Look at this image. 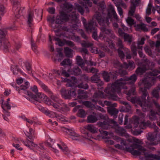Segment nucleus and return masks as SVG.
<instances>
[{
    "instance_id": "f257e3e1",
    "label": "nucleus",
    "mask_w": 160,
    "mask_h": 160,
    "mask_svg": "<svg viewBox=\"0 0 160 160\" xmlns=\"http://www.w3.org/2000/svg\"><path fill=\"white\" fill-rule=\"evenodd\" d=\"M137 79V76L135 74H133L129 77H125L117 80L112 84H108L104 92L109 95V98L114 101L119 100V98L116 95L115 92L119 93L122 88H127L125 85L127 83L133 85ZM135 87L133 85L130 89L126 94L128 95H134L135 94Z\"/></svg>"
},
{
    "instance_id": "f03ea898",
    "label": "nucleus",
    "mask_w": 160,
    "mask_h": 160,
    "mask_svg": "<svg viewBox=\"0 0 160 160\" xmlns=\"http://www.w3.org/2000/svg\"><path fill=\"white\" fill-rule=\"evenodd\" d=\"M114 139L117 142H120L122 145H123L127 152H130L134 155H142L144 156L142 160H159L160 156L156 154H150L149 153L143 146L136 143L131 144L127 143L121 138L116 136Z\"/></svg>"
},
{
    "instance_id": "7ed1b4c3",
    "label": "nucleus",
    "mask_w": 160,
    "mask_h": 160,
    "mask_svg": "<svg viewBox=\"0 0 160 160\" xmlns=\"http://www.w3.org/2000/svg\"><path fill=\"white\" fill-rule=\"evenodd\" d=\"M63 8L68 13L63 11L60 12V15L57 16L56 18L55 23L62 24L68 20L76 21L77 16L73 6L69 3L65 2L63 5Z\"/></svg>"
},
{
    "instance_id": "20e7f679",
    "label": "nucleus",
    "mask_w": 160,
    "mask_h": 160,
    "mask_svg": "<svg viewBox=\"0 0 160 160\" xmlns=\"http://www.w3.org/2000/svg\"><path fill=\"white\" fill-rule=\"evenodd\" d=\"M148 95V93L146 91L143 92V95L140 98L136 100V102L141 107L143 112H146L151 110L152 108V104L150 102V98L148 96L147 97V101H146V97Z\"/></svg>"
},
{
    "instance_id": "39448f33",
    "label": "nucleus",
    "mask_w": 160,
    "mask_h": 160,
    "mask_svg": "<svg viewBox=\"0 0 160 160\" xmlns=\"http://www.w3.org/2000/svg\"><path fill=\"white\" fill-rule=\"evenodd\" d=\"M7 31L4 29H0V48L7 52L9 50L10 43L7 40Z\"/></svg>"
},
{
    "instance_id": "423d86ee",
    "label": "nucleus",
    "mask_w": 160,
    "mask_h": 160,
    "mask_svg": "<svg viewBox=\"0 0 160 160\" xmlns=\"http://www.w3.org/2000/svg\"><path fill=\"white\" fill-rule=\"evenodd\" d=\"M107 12H96L94 15L93 19L97 21L99 24L102 26L108 25L109 20L106 18Z\"/></svg>"
},
{
    "instance_id": "0eeeda50",
    "label": "nucleus",
    "mask_w": 160,
    "mask_h": 160,
    "mask_svg": "<svg viewBox=\"0 0 160 160\" xmlns=\"http://www.w3.org/2000/svg\"><path fill=\"white\" fill-rule=\"evenodd\" d=\"M26 94L30 97L29 100L33 103L36 101L40 102L42 101H45L47 99V97L45 94L40 92L37 93L35 95L33 94L31 92L27 91Z\"/></svg>"
},
{
    "instance_id": "6e6552de",
    "label": "nucleus",
    "mask_w": 160,
    "mask_h": 160,
    "mask_svg": "<svg viewBox=\"0 0 160 160\" xmlns=\"http://www.w3.org/2000/svg\"><path fill=\"white\" fill-rule=\"evenodd\" d=\"M100 118L101 119L104 120L103 122H100L98 123V124L101 128V129H99L100 131L106 136L108 134V133L106 131H102V129H108V126L110 123V120L108 117L106 115H101Z\"/></svg>"
},
{
    "instance_id": "1a4fd4ad",
    "label": "nucleus",
    "mask_w": 160,
    "mask_h": 160,
    "mask_svg": "<svg viewBox=\"0 0 160 160\" xmlns=\"http://www.w3.org/2000/svg\"><path fill=\"white\" fill-rule=\"evenodd\" d=\"M24 8L21 7L19 2L17 0H14L13 2L12 11L15 16L17 18L20 17V15L22 13Z\"/></svg>"
},
{
    "instance_id": "9d476101",
    "label": "nucleus",
    "mask_w": 160,
    "mask_h": 160,
    "mask_svg": "<svg viewBox=\"0 0 160 160\" xmlns=\"http://www.w3.org/2000/svg\"><path fill=\"white\" fill-rule=\"evenodd\" d=\"M107 11L108 13L106 14V18H107L108 20L109 19L111 20L114 19L116 21L118 20V15L112 5H109Z\"/></svg>"
},
{
    "instance_id": "9b49d317",
    "label": "nucleus",
    "mask_w": 160,
    "mask_h": 160,
    "mask_svg": "<svg viewBox=\"0 0 160 160\" xmlns=\"http://www.w3.org/2000/svg\"><path fill=\"white\" fill-rule=\"evenodd\" d=\"M104 98L103 92L99 90L98 92H95L94 93L92 101L95 104L98 103L102 107H104V103H103L99 99L100 98Z\"/></svg>"
},
{
    "instance_id": "f8f14e48",
    "label": "nucleus",
    "mask_w": 160,
    "mask_h": 160,
    "mask_svg": "<svg viewBox=\"0 0 160 160\" xmlns=\"http://www.w3.org/2000/svg\"><path fill=\"white\" fill-rule=\"evenodd\" d=\"M104 80L106 82H108L111 79H116L117 78V74L114 72H109L105 71L102 72L101 73Z\"/></svg>"
},
{
    "instance_id": "ddd939ff",
    "label": "nucleus",
    "mask_w": 160,
    "mask_h": 160,
    "mask_svg": "<svg viewBox=\"0 0 160 160\" xmlns=\"http://www.w3.org/2000/svg\"><path fill=\"white\" fill-rule=\"evenodd\" d=\"M93 3L97 5L98 9V12H105L107 13L106 6L104 1H100L99 0H92Z\"/></svg>"
},
{
    "instance_id": "4468645a",
    "label": "nucleus",
    "mask_w": 160,
    "mask_h": 160,
    "mask_svg": "<svg viewBox=\"0 0 160 160\" xmlns=\"http://www.w3.org/2000/svg\"><path fill=\"white\" fill-rule=\"evenodd\" d=\"M50 104H51L55 108L58 109V111H62L65 112L69 110V108L68 106L63 103L62 101L58 104L55 103H51V102H50Z\"/></svg>"
},
{
    "instance_id": "2eb2a0df",
    "label": "nucleus",
    "mask_w": 160,
    "mask_h": 160,
    "mask_svg": "<svg viewBox=\"0 0 160 160\" xmlns=\"http://www.w3.org/2000/svg\"><path fill=\"white\" fill-rule=\"evenodd\" d=\"M100 30L102 31V33L100 35V37H103V38L106 36V35H108L112 38L115 37L114 35L113 34V32L111 29H107L104 27H102L100 28Z\"/></svg>"
},
{
    "instance_id": "dca6fc26",
    "label": "nucleus",
    "mask_w": 160,
    "mask_h": 160,
    "mask_svg": "<svg viewBox=\"0 0 160 160\" xmlns=\"http://www.w3.org/2000/svg\"><path fill=\"white\" fill-rule=\"evenodd\" d=\"M36 10L35 9L34 11H29L28 12V17L27 18V23L29 26L31 28V29L33 28V18L34 17V12H36Z\"/></svg>"
},
{
    "instance_id": "f3484780",
    "label": "nucleus",
    "mask_w": 160,
    "mask_h": 160,
    "mask_svg": "<svg viewBox=\"0 0 160 160\" xmlns=\"http://www.w3.org/2000/svg\"><path fill=\"white\" fill-rule=\"evenodd\" d=\"M118 63L119 65L120 66L121 68H123L125 69L129 68V69L131 70H133L135 68V64L134 62L132 61H129L128 64H127L126 62H124L123 63V65L120 64L118 62Z\"/></svg>"
},
{
    "instance_id": "a211bd4d",
    "label": "nucleus",
    "mask_w": 160,
    "mask_h": 160,
    "mask_svg": "<svg viewBox=\"0 0 160 160\" xmlns=\"http://www.w3.org/2000/svg\"><path fill=\"white\" fill-rule=\"evenodd\" d=\"M149 67L148 65H145L144 63L140 67H138L135 71V72L137 75H142L146 71L148 70Z\"/></svg>"
},
{
    "instance_id": "6ab92c4d",
    "label": "nucleus",
    "mask_w": 160,
    "mask_h": 160,
    "mask_svg": "<svg viewBox=\"0 0 160 160\" xmlns=\"http://www.w3.org/2000/svg\"><path fill=\"white\" fill-rule=\"evenodd\" d=\"M64 82H67L66 86L67 87H72L74 86L77 82V80L75 77H72L69 78H66Z\"/></svg>"
},
{
    "instance_id": "aec40b11",
    "label": "nucleus",
    "mask_w": 160,
    "mask_h": 160,
    "mask_svg": "<svg viewBox=\"0 0 160 160\" xmlns=\"http://www.w3.org/2000/svg\"><path fill=\"white\" fill-rule=\"evenodd\" d=\"M62 130L63 131L66 132L67 133H69L71 136L72 139L76 140L79 139L78 138L79 137V135L78 134L76 133L74 131L64 127L62 128Z\"/></svg>"
},
{
    "instance_id": "412c9836",
    "label": "nucleus",
    "mask_w": 160,
    "mask_h": 160,
    "mask_svg": "<svg viewBox=\"0 0 160 160\" xmlns=\"http://www.w3.org/2000/svg\"><path fill=\"white\" fill-rule=\"evenodd\" d=\"M22 142L26 146L29 148L31 149H33V147L35 148H36L39 150L40 149L39 145L34 144L33 142L30 141L27 139L26 142L23 140H21Z\"/></svg>"
},
{
    "instance_id": "4be33fe9",
    "label": "nucleus",
    "mask_w": 160,
    "mask_h": 160,
    "mask_svg": "<svg viewBox=\"0 0 160 160\" xmlns=\"http://www.w3.org/2000/svg\"><path fill=\"white\" fill-rule=\"evenodd\" d=\"M76 60L77 63L78 65L83 70L88 71V68L87 67H85V63L81 57L78 56L76 58Z\"/></svg>"
},
{
    "instance_id": "5701e85b",
    "label": "nucleus",
    "mask_w": 160,
    "mask_h": 160,
    "mask_svg": "<svg viewBox=\"0 0 160 160\" xmlns=\"http://www.w3.org/2000/svg\"><path fill=\"white\" fill-rule=\"evenodd\" d=\"M57 145L64 154L68 155L70 153V151L69 150L63 142H61L60 144H57Z\"/></svg>"
},
{
    "instance_id": "b1692460",
    "label": "nucleus",
    "mask_w": 160,
    "mask_h": 160,
    "mask_svg": "<svg viewBox=\"0 0 160 160\" xmlns=\"http://www.w3.org/2000/svg\"><path fill=\"white\" fill-rule=\"evenodd\" d=\"M92 81L97 83V85L98 87L101 86L103 84V82L101 81L100 78L97 75H95L91 78Z\"/></svg>"
},
{
    "instance_id": "393cba45",
    "label": "nucleus",
    "mask_w": 160,
    "mask_h": 160,
    "mask_svg": "<svg viewBox=\"0 0 160 160\" xmlns=\"http://www.w3.org/2000/svg\"><path fill=\"white\" fill-rule=\"evenodd\" d=\"M84 27L88 32H91L96 29L94 26L93 22L92 21H89L86 24H85Z\"/></svg>"
},
{
    "instance_id": "a878e982",
    "label": "nucleus",
    "mask_w": 160,
    "mask_h": 160,
    "mask_svg": "<svg viewBox=\"0 0 160 160\" xmlns=\"http://www.w3.org/2000/svg\"><path fill=\"white\" fill-rule=\"evenodd\" d=\"M49 94L50 96V97L51 98V99H52V100H53L54 102H55L54 103H55L57 104H58L61 103V102L62 101L61 99L59 98L58 97L54 95L52 93V92H51V93H50ZM50 102H51V103H53V102H48V105H51L52 106L51 104H50Z\"/></svg>"
},
{
    "instance_id": "bb28decb",
    "label": "nucleus",
    "mask_w": 160,
    "mask_h": 160,
    "mask_svg": "<svg viewBox=\"0 0 160 160\" xmlns=\"http://www.w3.org/2000/svg\"><path fill=\"white\" fill-rule=\"evenodd\" d=\"M158 115L157 112L152 109H151L148 116V117L149 118L150 120L153 121L156 120Z\"/></svg>"
},
{
    "instance_id": "cd10ccee",
    "label": "nucleus",
    "mask_w": 160,
    "mask_h": 160,
    "mask_svg": "<svg viewBox=\"0 0 160 160\" xmlns=\"http://www.w3.org/2000/svg\"><path fill=\"white\" fill-rule=\"evenodd\" d=\"M121 103L125 106V107H122V111L126 112H131V107L128 102L124 101H122L121 102Z\"/></svg>"
},
{
    "instance_id": "c85d7f7f",
    "label": "nucleus",
    "mask_w": 160,
    "mask_h": 160,
    "mask_svg": "<svg viewBox=\"0 0 160 160\" xmlns=\"http://www.w3.org/2000/svg\"><path fill=\"white\" fill-rule=\"evenodd\" d=\"M60 92L62 97L65 99L70 98V90H66L65 88H62L60 90Z\"/></svg>"
},
{
    "instance_id": "c756f323",
    "label": "nucleus",
    "mask_w": 160,
    "mask_h": 160,
    "mask_svg": "<svg viewBox=\"0 0 160 160\" xmlns=\"http://www.w3.org/2000/svg\"><path fill=\"white\" fill-rule=\"evenodd\" d=\"M134 27L138 31L141 30L144 32H147L148 30V28L146 27V25L142 23L135 25Z\"/></svg>"
},
{
    "instance_id": "7c9ffc66",
    "label": "nucleus",
    "mask_w": 160,
    "mask_h": 160,
    "mask_svg": "<svg viewBox=\"0 0 160 160\" xmlns=\"http://www.w3.org/2000/svg\"><path fill=\"white\" fill-rule=\"evenodd\" d=\"M68 71L71 74L75 75L79 74L81 72V70L78 66L74 67L72 69H69Z\"/></svg>"
},
{
    "instance_id": "2f4dec72",
    "label": "nucleus",
    "mask_w": 160,
    "mask_h": 160,
    "mask_svg": "<svg viewBox=\"0 0 160 160\" xmlns=\"http://www.w3.org/2000/svg\"><path fill=\"white\" fill-rule=\"evenodd\" d=\"M114 107H109L107 108V111L108 113L112 115H116L118 112V110Z\"/></svg>"
},
{
    "instance_id": "473e14b6",
    "label": "nucleus",
    "mask_w": 160,
    "mask_h": 160,
    "mask_svg": "<svg viewBox=\"0 0 160 160\" xmlns=\"http://www.w3.org/2000/svg\"><path fill=\"white\" fill-rule=\"evenodd\" d=\"M142 61L145 65H148V70L151 69L152 68H153L155 65L154 63L153 62H151L149 60L147 59H143Z\"/></svg>"
},
{
    "instance_id": "72a5a7b5",
    "label": "nucleus",
    "mask_w": 160,
    "mask_h": 160,
    "mask_svg": "<svg viewBox=\"0 0 160 160\" xmlns=\"http://www.w3.org/2000/svg\"><path fill=\"white\" fill-rule=\"evenodd\" d=\"M143 82L144 83V88H141V90L142 92V95H143V92L146 91V92H148L146 91V89H149L152 86V84L150 82H149L147 80H143Z\"/></svg>"
},
{
    "instance_id": "f704fd0d",
    "label": "nucleus",
    "mask_w": 160,
    "mask_h": 160,
    "mask_svg": "<svg viewBox=\"0 0 160 160\" xmlns=\"http://www.w3.org/2000/svg\"><path fill=\"white\" fill-rule=\"evenodd\" d=\"M36 81L40 85L42 88L46 92L48 93V94L51 93V92L50 90L48 88V87L42 83L41 81L39 80L38 79H37Z\"/></svg>"
},
{
    "instance_id": "c9c22d12",
    "label": "nucleus",
    "mask_w": 160,
    "mask_h": 160,
    "mask_svg": "<svg viewBox=\"0 0 160 160\" xmlns=\"http://www.w3.org/2000/svg\"><path fill=\"white\" fill-rule=\"evenodd\" d=\"M159 69H160L159 70L155 69L152 72H149L147 73V76L148 77L149 79H150L151 77L156 76L158 73H160V68H159Z\"/></svg>"
},
{
    "instance_id": "e433bc0d",
    "label": "nucleus",
    "mask_w": 160,
    "mask_h": 160,
    "mask_svg": "<svg viewBox=\"0 0 160 160\" xmlns=\"http://www.w3.org/2000/svg\"><path fill=\"white\" fill-rule=\"evenodd\" d=\"M53 74H57L58 75H60L61 74L66 77V78L69 77V75L68 73L65 70H64L62 71V72L59 70H53L52 71Z\"/></svg>"
},
{
    "instance_id": "4c0bfd02",
    "label": "nucleus",
    "mask_w": 160,
    "mask_h": 160,
    "mask_svg": "<svg viewBox=\"0 0 160 160\" xmlns=\"http://www.w3.org/2000/svg\"><path fill=\"white\" fill-rule=\"evenodd\" d=\"M160 90L159 87H157L154 88L152 92V95L153 97H155L157 99H158L159 97V92Z\"/></svg>"
},
{
    "instance_id": "58836bf2",
    "label": "nucleus",
    "mask_w": 160,
    "mask_h": 160,
    "mask_svg": "<svg viewBox=\"0 0 160 160\" xmlns=\"http://www.w3.org/2000/svg\"><path fill=\"white\" fill-rule=\"evenodd\" d=\"M26 134L27 137L31 141L33 140V138L35 137L34 131L32 128L29 129V132H28V134Z\"/></svg>"
},
{
    "instance_id": "ea45409f",
    "label": "nucleus",
    "mask_w": 160,
    "mask_h": 160,
    "mask_svg": "<svg viewBox=\"0 0 160 160\" xmlns=\"http://www.w3.org/2000/svg\"><path fill=\"white\" fill-rule=\"evenodd\" d=\"M85 127L86 129L92 133H95L98 131L97 129L93 125L89 124Z\"/></svg>"
},
{
    "instance_id": "a19ab883",
    "label": "nucleus",
    "mask_w": 160,
    "mask_h": 160,
    "mask_svg": "<svg viewBox=\"0 0 160 160\" xmlns=\"http://www.w3.org/2000/svg\"><path fill=\"white\" fill-rule=\"evenodd\" d=\"M64 52L66 56L68 57L72 58V52L73 50L68 47L64 48Z\"/></svg>"
},
{
    "instance_id": "79ce46f5",
    "label": "nucleus",
    "mask_w": 160,
    "mask_h": 160,
    "mask_svg": "<svg viewBox=\"0 0 160 160\" xmlns=\"http://www.w3.org/2000/svg\"><path fill=\"white\" fill-rule=\"evenodd\" d=\"M11 70L13 71V74L14 75L17 74L18 72L22 73L21 70L17 65H12L11 66Z\"/></svg>"
},
{
    "instance_id": "37998d69",
    "label": "nucleus",
    "mask_w": 160,
    "mask_h": 160,
    "mask_svg": "<svg viewBox=\"0 0 160 160\" xmlns=\"http://www.w3.org/2000/svg\"><path fill=\"white\" fill-rule=\"evenodd\" d=\"M78 97L80 99L85 98L87 97V95L83 90L79 89L78 91Z\"/></svg>"
},
{
    "instance_id": "c03bdc74",
    "label": "nucleus",
    "mask_w": 160,
    "mask_h": 160,
    "mask_svg": "<svg viewBox=\"0 0 160 160\" xmlns=\"http://www.w3.org/2000/svg\"><path fill=\"white\" fill-rule=\"evenodd\" d=\"M81 44L82 47L86 48L92 46L93 43L92 42H90L88 41H86L83 40L81 42Z\"/></svg>"
},
{
    "instance_id": "a18cd8bd",
    "label": "nucleus",
    "mask_w": 160,
    "mask_h": 160,
    "mask_svg": "<svg viewBox=\"0 0 160 160\" xmlns=\"http://www.w3.org/2000/svg\"><path fill=\"white\" fill-rule=\"evenodd\" d=\"M132 3H133L132 2V4H131L130 7V10L128 12V15L130 16H132L134 15L136 8V6L135 4Z\"/></svg>"
},
{
    "instance_id": "49530a36",
    "label": "nucleus",
    "mask_w": 160,
    "mask_h": 160,
    "mask_svg": "<svg viewBox=\"0 0 160 160\" xmlns=\"http://www.w3.org/2000/svg\"><path fill=\"white\" fill-rule=\"evenodd\" d=\"M87 120L88 122L93 123L96 122L98 119L95 116L91 115L88 117Z\"/></svg>"
},
{
    "instance_id": "de8ad7c7",
    "label": "nucleus",
    "mask_w": 160,
    "mask_h": 160,
    "mask_svg": "<svg viewBox=\"0 0 160 160\" xmlns=\"http://www.w3.org/2000/svg\"><path fill=\"white\" fill-rule=\"evenodd\" d=\"M117 45L119 48L118 49H123L125 50H127V52L129 51L128 49L124 47L122 41L120 39H118V42H117Z\"/></svg>"
},
{
    "instance_id": "09e8293b",
    "label": "nucleus",
    "mask_w": 160,
    "mask_h": 160,
    "mask_svg": "<svg viewBox=\"0 0 160 160\" xmlns=\"http://www.w3.org/2000/svg\"><path fill=\"white\" fill-rule=\"evenodd\" d=\"M60 24L55 23L54 25V24L53 25H52V24H51V26L53 28V29H56V30H54V31L56 33V35L58 36H59V34H57V33L58 32H59V28L61 26Z\"/></svg>"
},
{
    "instance_id": "8fccbe9b",
    "label": "nucleus",
    "mask_w": 160,
    "mask_h": 160,
    "mask_svg": "<svg viewBox=\"0 0 160 160\" xmlns=\"http://www.w3.org/2000/svg\"><path fill=\"white\" fill-rule=\"evenodd\" d=\"M156 135L154 133L151 132L148 133L147 137V139L148 140L151 141H153L156 140Z\"/></svg>"
},
{
    "instance_id": "3c124183",
    "label": "nucleus",
    "mask_w": 160,
    "mask_h": 160,
    "mask_svg": "<svg viewBox=\"0 0 160 160\" xmlns=\"http://www.w3.org/2000/svg\"><path fill=\"white\" fill-rule=\"evenodd\" d=\"M92 52L95 53L96 54H98L100 58H102L105 56V53L100 50H98L97 48H96L95 51H92Z\"/></svg>"
},
{
    "instance_id": "603ef678",
    "label": "nucleus",
    "mask_w": 160,
    "mask_h": 160,
    "mask_svg": "<svg viewBox=\"0 0 160 160\" xmlns=\"http://www.w3.org/2000/svg\"><path fill=\"white\" fill-rule=\"evenodd\" d=\"M127 23L128 24L129 26H131L132 25L136 24V22L131 17H128L126 19Z\"/></svg>"
},
{
    "instance_id": "864d4df0",
    "label": "nucleus",
    "mask_w": 160,
    "mask_h": 160,
    "mask_svg": "<svg viewBox=\"0 0 160 160\" xmlns=\"http://www.w3.org/2000/svg\"><path fill=\"white\" fill-rule=\"evenodd\" d=\"M123 37L125 41H128V42L130 43L132 42V36L127 33H126L124 34Z\"/></svg>"
},
{
    "instance_id": "5fc2aeb1",
    "label": "nucleus",
    "mask_w": 160,
    "mask_h": 160,
    "mask_svg": "<svg viewBox=\"0 0 160 160\" xmlns=\"http://www.w3.org/2000/svg\"><path fill=\"white\" fill-rule=\"evenodd\" d=\"M19 140L18 139L15 140V143L12 144V146L14 147L17 150L19 151H22V148L20 147V145L18 143L19 142Z\"/></svg>"
},
{
    "instance_id": "6e6d98bb",
    "label": "nucleus",
    "mask_w": 160,
    "mask_h": 160,
    "mask_svg": "<svg viewBox=\"0 0 160 160\" xmlns=\"http://www.w3.org/2000/svg\"><path fill=\"white\" fill-rule=\"evenodd\" d=\"M133 123L134 125V127L137 128L138 127V125H139V118L137 116H134L133 118Z\"/></svg>"
},
{
    "instance_id": "4d7b16f0",
    "label": "nucleus",
    "mask_w": 160,
    "mask_h": 160,
    "mask_svg": "<svg viewBox=\"0 0 160 160\" xmlns=\"http://www.w3.org/2000/svg\"><path fill=\"white\" fill-rule=\"evenodd\" d=\"M80 52L82 53V55L84 59L86 60V58H85V56L87 55H88V50L85 48H82Z\"/></svg>"
},
{
    "instance_id": "13d9d810",
    "label": "nucleus",
    "mask_w": 160,
    "mask_h": 160,
    "mask_svg": "<svg viewBox=\"0 0 160 160\" xmlns=\"http://www.w3.org/2000/svg\"><path fill=\"white\" fill-rule=\"evenodd\" d=\"M72 63V62L69 59H65L60 63L61 66H64L65 65H70Z\"/></svg>"
},
{
    "instance_id": "bf43d9fd",
    "label": "nucleus",
    "mask_w": 160,
    "mask_h": 160,
    "mask_svg": "<svg viewBox=\"0 0 160 160\" xmlns=\"http://www.w3.org/2000/svg\"><path fill=\"white\" fill-rule=\"evenodd\" d=\"M77 87L79 88H82L85 89H88V85L83 82H82L78 84Z\"/></svg>"
},
{
    "instance_id": "052dcab7",
    "label": "nucleus",
    "mask_w": 160,
    "mask_h": 160,
    "mask_svg": "<svg viewBox=\"0 0 160 160\" xmlns=\"http://www.w3.org/2000/svg\"><path fill=\"white\" fill-rule=\"evenodd\" d=\"M152 7V4L150 3H149L146 10V13L147 15H149L151 14Z\"/></svg>"
},
{
    "instance_id": "680f3d73",
    "label": "nucleus",
    "mask_w": 160,
    "mask_h": 160,
    "mask_svg": "<svg viewBox=\"0 0 160 160\" xmlns=\"http://www.w3.org/2000/svg\"><path fill=\"white\" fill-rule=\"evenodd\" d=\"M131 49L132 52V55L135 56L137 55V48L135 45L134 44H132L131 46Z\"/></svg>"
},
{
    "instance_id": "e2e57ef3",
    "label": "nucleus",
    "mask_w": 160,
    "mask_h": 160,
    "mask_svg": "<svg viewBox=\"0 0 160 160\" xmlns=\"http://www.w3.org/2000/svg\"><path fill=\"white\" fill-rule=\"evenodd\" d=\"M29 83L28 82H26L24 85H22L20 86V88L21 90H25L27 89L29 87Z\"/></svg>"
},
{
    "instance_id": "0e129e2a",
    "label": "nucleus",
    "mask_w": 160,
    "mask_h": 160,
    "mask_svg": "<svg viewBox=\"0 0 160 160\" xmlns=\"http://www.w3.org/2000/svg\"><path fill=\"white\" fill-rule=\"evenodd\" d=\"M86 115L85 111L82 109H80L79 111L78 116L81 118H84Z\"/></svg>"
},
{
    "instance_id": "69168bd1",
    "label": "nucleus",
    "mask_w": 160,
    "mask_h": 160,
    "mask_svg": "<svg viewBox=\"0 0 160 160\" xmlns=\"http://www.w3.org/2000/svg\"><path fill=\"white\" fill-rule=\"evenodd\" d=\"M45 113L48 115L51 118H54V117H57V115L56 113L52 112L51 111L47 110L46 111Z\"/></svg>"
},
{
    "instance_id": "338daca9",
    "label": "nucleus",
    "mask_w": 160,
    "mask_h": 160,
    "mask_svg": "<svg viewBox=\"0 0 160 160\" xmlns=\"http://www.w3.org/2000/svg\"><path fill=\"white\" fill-rule=\"evenodd\" d=\"M31 44L32 47V48L34 52L36 53H38V51L37 50V47L35 44L33 43V41L31 38Z\"/></svg>"
},
{
    "instance_id": "774afa93",
    "label": "nucleus",
    "mask_w": 160,
    "mask_h": 160,
    "mask_svg": "<svg viewBox=\"0 0 160 160\" xmlns=\"http://www.w3.org/2000/svg\"><path fill=\"white\" fill-rule=\"evenodd\" d=\"M116 130L118 133H119L122 136L124 134L125 132V130L123 128L120 127H118Z\"/></svg>"
}]
</instances>
